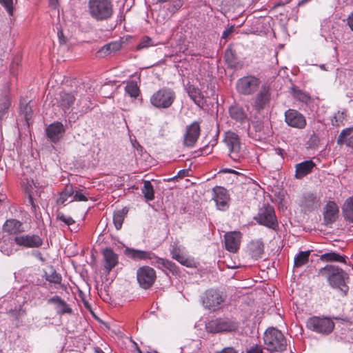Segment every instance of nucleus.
<instances>
[{"label":"nucleus","instance_id":"nucleus-60","mask_svg":"<svg viewBox=\"0 0 353 353\" xmlns=\"http://www.w3.org/2000/svg\"><path fill=\"white\" fill-rule=\"evenodd\" d=\"M263 125L261 123H254V128L256 131H261L263 128Z\"/></svg>","mask_w":353,"mask_h":353},{"label":"nucleus","instance_id":"nucleus-48","mask_svg":"<svg viewBox=\"0 0 353 353\" xmlns=\"http://www.w3.org/2000/svg\"><path fill=\"white\" fill-rule=\"evenodd\" d=\"M10 103L9 99L6 96L3 99V102L0 104V112L3 114L10 107Z\"/></svg>","mask_w":353,"mask_h":353},{"label":"nucleus","instance_id":"nucleus-43","mask_svg":"<svg viewBox=\"0 0 353 353\" xmlns=\"http://www.w3.org/2000/svg\"><path fill=\"white\" fill-rule=\"evenodd\" d=\"M57 219L64 223L67 225H71L74 224L75 221L70 216H65L63 212H57Z\"/></svg>","mask_w":353,"mask_h":353},{"label":"nucleus","instance_id":"nucleus-59","mask_svg":"<svg viewBox=\"0 0 353 353\" xmlns=\"http://www.w3.org/2000/svg\"><path fill=\"white\" fill-rule=\"evenodd\" d=\"M182 1L181 0L175 1V4L174 5V7L176 10H178L182 6Z\"/></svg>","mask_w":353,"mask_h":353},{"label":"nucleus","instance_id":"nucleus-26","mask_svg":"<svg viewBox=\"0 0 353 353\" xmlns=\"http://www.w3.org/2000/svg\"><path fill=\"white\" fill-rule=\"evenodd\" d=\"M315 163L312 160L305 161L296 164L295 166V177L299 179L303 178L312 172Z\"/></svg>","mask_w":353,"mask_h":353},{"label":"nucleus","instance_id":"nucleus-37","mask_svg":"<svg viewBox=\"0 0 353 353\" xmlns=\"http://www.w3.org/2000/svg\"><path fill=\"white\" fill-rule=\"evenodd\" d=\"M343 213L345 219L353 223V196L346 199L343 205Z\"/></svg>","mask_w":353,"mask_h":353},{"label":"nucleus","instance_id":"nucleus-19","mask_svg":"<svg viewBox=\"0 0 353 353\" xmlns=\"http://www.w3.org/2000/svg\"><path fill=\"white\" fill-rule=\"evenodd\" d=\"M47 137L53 143L58 142L65 132L62 123L56 121L50 124L46 129Z\"/></svg>","mask_w":353,"mask_h":353},{"label":"nucleus","instance_id":"nucleus-44","mask_svg":"<svg viewBox=\"0 0 353 353\" xmlns=\"http://www.w3.org/2000/svg\"><path fill=\"white\" fill-rule=\"evenodd\" d=\"M181 265L188 268H192L194 265V262L192 259L187 258L185 255L182 254L177 259H176Z\"/></svg>","mask_w":353,"mask_h":353},{"label":"nucleus","instance_id":"nucleus-12","mask_svg":"<svg viewBox=\"0 0 353 353\" xmlns=\"http://www.w3.org/2000/svg\"><path fill=\"white\" fill-rule=\"evenodd\" d=\"M285 123L293 128L302 130L307 125L305 116L294 109H288L284 113Z\"/></svg>","mask_w":353,"mask_h":353},{"label":"nucleus","instance_id":"nucleus-52","mask_svg":"<svg viewBox=\"0 0 353 353\" xmlns=\"http://www.w3.org/2000/svg\"><path fill=\"white\" fill-rule=\"evenodd\" d=\"M17 68H18V63H17L12 62L11 63L10 68V74L12 75H13V76H16L17 75Z\"/></svg>","mask_w":353,"mask_h":353},{"label":"nucleus","instance_id":"nucleus-30","mask_svg":"<svg viewBox=\"0 0 353 353\" xmlns=\"http://www.w3.org/2000/svg\"><path fill=\"white\" fill-rule=\"evenodd\" d=\"M353 127L343 130L337 138V144H345L348 147L353 148Z\"/></svg>","mask_w":353,"mask_h":353},{"label":"nucleus","instance_id":"nucleus-50","mask_svg":"<svg viewBox=\"0 0 353 353\" xmlns=\"http://www.w3.org/2000/svg\"><path fill=\"white\" fill-rule=\"evenodd\" d=\"M1 251L7 256H10L12 252V248H9L8 245H1Z\"/></svg>","mask_w":353,"mask_h":353},{"label":"nucleus","instance_id":"nucleus-23","mask_svg":"<svg viewBox=\"0 0 353 353\" xmlns=\"http://www.w3.org/2000/svg\"><path fill=\"white\" fill-rule=\"evenodd\" d=\"M152 265L156 266L159 269L163 270V268L168 270L172 274H177L179 273V268L172 261L157 256L152 261Z\"/></svg>","mask_w":353,"mask_h":353},{"label":"nucleus","instance_id":"nucleus-13","mask_svg":"<svg viewBox=\"0 0 353 353\" xmlns=\"http://www.w3.org/2000/svg\"><path fill=\"white\" fill-rule=\"evenodd\" d=\"M270 92L267 86H262L259 92L253 99L252 107L258 112L264 110L269 105L270 101Z\"/></svg>","mask_w":353,"mask_h":353},{"label":"nucleus","instance_id":"nucleus-62","mask_svg":"<svg viewBox=\"0 0 353 353\" xmlns=\"http://www.w3.org/2000/svg\"><path fill=\"white\" fill-rule=\"evenodd\" d=\"M58 37L59 38V42L61 43H65V41L64 39H62L61 37H63V32L61 31L58 32Z\"/></svg>","mask_w":353,"mask_h":353},{"label":"nucleus","instance_id":"nucleus-39","mask_svg":"<svg viewBox=\"0 0 353 353\" xmlns=\"http://www.w3.org/2000/svg\"><path fill=\"white\" fill-rule=\"evenodd\" d=\"M141 192L147 201H152L154 199V188L150 181H144Z\"/></svg>","mask_w":353,"mask_h":353},{"label":"nucleus","instance_id":"nucleus-1","mask_svg":"<svg viewBox=\"0 0 353 353\" xmlns=\"http://www.w3.org/2000/svg\"><path fill=\"white\" fill-rule=\"evenodd\" d=\"M317 276L324 278L328 285L333 289L337 290L342 296L347 295L349 292V274L342 268L334 265H326L320 268Z\"/></svg>","mask_w":353,"mask_h":353},{"label":"nucleus","instance_id":"nucleus-16","mask_svg":"<svg viewBox=\"0 0 353 353\" xmlns=\"http://www.w3.org/2000/svg\"><path fill=\"white\" fill-rule=\"evenodd\" d=\"M14 242L26 248H39L43 244L42 239L37 234H23L17 236Z\"/></svg>","mask_w":353,"mask_h":353},{"label":"nucleus","instance_id":"nucleus-54","mask_svg":"<svg viewBox=\"0 0 353 353\" xmlns=\"http://www.w3.org/2000/svg\"><path fill=\"white\" fill-rule=\"evenodd\" d=\"M28 202L31 205L32 210L35 212L36 211V208H37V205L34 203L33 198H32V195L30 194H28Z\"/></svg>","mask_w":353,"mask_h":353},{"label":"nucleus","instance_id":"nucleus-9","mask_svg":"<svg viewBox=\"0 0 353 353\" xmlns=\"http://www.w3.org/2000/svg\"><path fill=\"white\" fill-rule=\"evenodd\" d=\"M261 84L259 78L253 75H248L239 79L236 83L238 93L243 95H251L256 92Z\"/></svg>","mask_w":353,"mask_h":353},{"label":"nucleus","instance_id":"nucleus-38","mask_svg":"<svg viewBox=\"0 0 353 353\" xmlns=\"http://www.w3.org/2000/svg\"><path fill=\"white\" fill-rule=\"evenodd\" d=\"M127 213L128 210L126 208L117 210L114 213L113 223L117 230H120L121 228L125 216L127 214Z\"/></svg>","mask_w":353,"mask_h":353},{"label":"nucleus","instance_id":"nucleus-55","mask_svg":"<svg viewBox=\"0 0 353 353\" xmlns=\"http://www.w3.org/2000/svg\"><path fill=\"white\" fill-rule=\"evenodd\" d=\"M216 353H238L233 347H225L221 351Z\"/></svg>","mask_w":353,"mask_h":353},{"label":"nucleus","instance_id":"nucleus-51","mask_svg":"<svg viewBox=\"0 0 353 353\" xmlns=\"http://www.w3.org/2000/svg\"><path fill=\"white\" fill-rule=\"evenodd\" d=\"M247 353H263L262 348L260 346L255 345L252 347Z\"/></svg>","mask_w":353,"mask_h":353},{"label":"nucleus","instance_id":"nucleus-7","mask_svg":"<svg viewBox=\"0 0 353 353\" xmlns=\"http://www.w3.org/2000/svg\"><path fill=\"white\" fill-rule=\"evenodd\" d=\"M238 323L234 320L228 318H216L210 320L205 325L208 332L216 334L221 332H230L237 330Z\"/></svg>","mask_w":353,"mask_h":353},{"label":"nucleus","instance_id":"nucleus-25","mask_svg":"<svg viewBox=\"0 0 353 353\" xmlns=\"http://www.w3.org/2000/svg\"><path fill=\"white\" fill-rule=\"evenodd\" d=\"M339 213V208L337 205L334 201H329L325 207L323 212L324 222L326 225L331 224L335 221L337 214Z\"/></svg>","mask_w":353,"mask_h":353},{"label":"nucleus","instance_id":"nucleus-8","mask_svg":"<svg viewBox=\"0 0 353 353\" xmlns=\"http://www.w3.org/2000/svg\"><path fill=\"white\" fill-rule=\"evenodd\" d=\"M254 219L259 224L268 228L275 230L278 227V221L274 208L269 204H263L259 208Z\"/></svg>","mask_w":353,"mask_h":353},{"label":"nucleus","instance_id":"nucleus-14","mask_svg":"<svg viewBox=\"0 0 353 353\" xmlns=\"http://www.w3.org/2000/svg\"><path fill=\"white\" fill-rule=\"evenodd\" d=\"M200 132L201 128L199 122L194 121L188 125L183 137L184 145L193 147L200 136Z\"/></svg>","mask_w":353,"mask_h":353},{"label":"nucleus","instance_id":"nucleus-20","mask_svg":"<svg viewBox=\"0 0 353 353\" xmlns=\"http://www.w3.org/2000/svg\"><path fill=\"white\" fill-rule=\"evenodd\" d=\"M104 260V269L107 274L117 265L119 261L118 254H116L112 249L106 248L102 251Z\"/></svg>","mask_w":353,"mask_h":353},{"label":"nucleus","instance_id":"nucleus-27","mask_svg":"<svg viewBox=\"0 0 353 353\" xmlns=\"http://www.w3.org/2000/svg\"><path fill=\"white\" fill-rule=\"evenodd\" d=\"M229 114L230 117L241 124L248 123V118L243 108L238 105L230 107Z\"/></svg>","mask_w":353,"mask_h":353},{"label":"nucleus","instance_id":"nucleus-41","mask_svg":"<svg viewBox=\"0 0 353 353\" xmlns=\"http://www.w3.org/2000/svg\"><path fill=\"white\" fill-rule=\"evenodd\" d=\"M46 280L49 281L50 283L60 284L61 288L63 290H65L67 286L65 284H61L62 276L60 274L57 273L55 270L50 274H46Z\"/></svg>","mask_w":353,"mask_h":353},{"label":"nucleus","instance_id":"nucleus-34","mask_svg":"<svg viewBox=\"0 0 353 353\" xmlns=\"http://www.w3.org/2000/svg\"><path fill=\"white\" fill-rule=\"evenodd\" d=\"M225 59L230 68L240 69L243 66L242 63L237 61L236 56L230 47L225 52Z\"/></svg>","mask_w":353,"mask_h":353},{"label":"nucleus","instance_id":"nucleus-33","mask_svg":"<svg viewBox=\"0 0 353 353\" xmlns=\"http://www.w3.org/2000/svg\"><path fill=\"white\" fill-rule=\"evenodd\" d=\"M311 250L301 251L294 259V268H299L306 265L309 261Z\"/></svg>","mask_w":353,"mask_h":353},{"label":"nucleus","instance_id":"nucleus-24","mask_svg":"<svg viewBox=\"0 0 353 353\" xmlns=\"http://www.w3.org/2000/svg\"><path fill=\"white\" fill-rule=\"evenodd\" d=\"M301 205L305 211L311 212L312 210L319 207V200L313 193H305L303 194L301 200Z\"/></svg>","mask_w":353,"mask_h":353},{"label":"nucleus","instance_id":"nucleus-29","mask_svg":"<svg viewBox=\"0 0 353 353\" xmlns=\"http://www.w3.org/2000/svg\"><path fill=\"white\" fill-rule=\"evenodd\" d=\"M3 230L10 234H17L23 231L22 223L14 219H8L3 225Z\"/></svg>","mask_w":353,"mask_h":353},{"label":"nucleus","instance_id":"nucleus-5","mask_svg":"<svg viewBox=\"0 0 353 353\" xmlns=\"http://www.w3.org/2000/svg\"><path fill=\"white\" fill-rule=\"evenodd\" d=\"M223 141L227 147L229 157L235 163L240 162L243 154L239 136L229 130L225 132Z\"/></svg>","mask_w":353,"mask_h":353},{"label":"nucleus","instance_id":"nucleus-42","mask_svg":"<svg viewBox=\"0 0 353 353\" xmlns=\"http://www.w3.org/2000/svg\"><path fill=\"white\" fill-rule=\"evenodd\" d=\"M89 194L84 189H77L74 188V193L73 194V199H72L69 203L74 201H87L88 200Z\"/></svg>","mask_w":353,"mask_h":353},{"label":"nucleus","instance_id":"nucleus-47","mask_svg":"<svg viewBox=\"0 0 353 353\" xmlns=\"http://www.w3.org/2000/svg\"><path fill=\"white\" fill-rule=\"evenodd\" d=\"M170 254L172 259L175 260L183 254L180 247L177 246L176 245L172 246V250H170Z\"/></svg>","mask_w":353,"mask_h":353},{"label":"nucleus","instance_id":"nucleus-4","mask_svg":"<svg viewBox=\"0 0 353 353\" xmlns=\"http://www.w3.org/2000/svg\"><path fill=\"white\" fill-rule=\"evenodd\" d=\"M263 341L266 349L270 352H283L286 349L285 337L275 327H270L265 332Z\"/></svg>","mask_w":353,"mask_h":353},{"label":"nucleus","instance_id":"nucleus-40","mask_svg":"<svg viewBox=\"0 0 353 353\" xmlns=\"http://www.w3.org/2000/svg\"><path fill=\"white\" fill-rule=\"evenodd\" d=\"M121 46H114L112 49L111 46H103L99 49H95L97 50L96 55L99 58L104 57L110 54L112 51L116 52L121 49Z\"/></svg>","mask_w":353,"mask_h":353},{"label":"nucleus","instance_id":"nucleus-58","mask_svg":"<svg viewBox=\"0 0 353 353\" xmlns=\"http://www.w3.org/2000/svg\"><path fill=\"white\" fill-rule=\"evenodd\" d=\"M90 106H89V105H83V106H82L81 108H80V109H79V112H80V113H81V114H85V113H86V112L88 111V110H90Z\"/></svg>","mask_w":353,"mask_h":353},{"label":"nucleus","instance_id":"nucleus-18","mask_svg":"<svg viewBox=\"0 0 353 353\" xmlns=\"http://www.w3.org/2000/svg\"><path fill=\"white\" fill-rule=\"evenodd\" d=\"M47 302L48 304L54 305V309L59 316L72 314V309L70 305L58 295L50 298Z\"/></svg>","mask_w":353,"mask_h":353},{"label":"nucleus","instance_id":"nucleus-11","mask_svg":"<svg viewBox=\"0 0 353 353\" xmlns=\"http://www.w3.org/2000/svg\"><path fill=\"white\" fill-rule=\"evenodd\" d=\"M201 299L203 306L213 311L220 308L221 305L224 301L222 294L219 291L213 289L207 290Z\"/></svg>","mask_w":353,"mask_h":353},{"label":"nucleus","instance_id":"nucleus-53","mask_svg":"<svg viewBox=\"0 0 353 353\" xmlns=\"http://www.w3.org/2000/svg\"><path fill=\"white\" fill-rule=\"evenodd\" d=\"M23 113L25 114V119L26 120H28L30 118V112H31V108L26 105L24 108V110H23Z\"/></svg>","mask_w":353,"mask_h":353},{"label":"nucleus","instance_id":"nucleus-46","mask_svg":"<svg viewBox=\"0 0 353 353\" xmlns=\"http://www.w3.org/2000/svg\"><path fill=\"white\" fill-rule=\"evenodd\" d=\"M0 4H1L6 8L10 16L13 14L12 0H0Z\"/></svg>","mask_w":353,"mask_h":353},{"label":"nucleus","instance_id":"nucleus-28","mask_svg":"<svg viewBox=\"0 0 353 353\" xmlns=\"http://www.w3.org/2000/svg\"><path fill=\"white\" fill-rule=\"evenodd\" d=\"M188 96L199 107L203 105V96L201 90L194 85L188 83L185 88Z\"/></svg>","mask_w":353,"mask_h":353},{"label":"nucleus","instance_id":"nucleus-32","mask_svg":"<svg viewBox=\"0 0 353 353\" xmlns=\"http://www.w3.org/2000/svg\"><path fill=\"white\" fill-rule=\"evenodd\" d=\"M321 261L324 262H340L346 264L347 256L341 255L334 252H325L319 256Z\"/></svg>","mask_w":353,"mask_h":353},{"label":"nucleus","instance_id":"nucleus-15","mask_svg":"<svg viewBox=\"0 0 353 353\" xmlns=\"http://www.w3.org/2000/svg\"><path fill=\"white\" fill-rule=\"evenodd\" d=\"M125 256L135 261H149L152 265V261L156 258V254L151 251L137 250L130 248H126L124 250Z\"/></svg>","mask_w":353,"mask_h":353},{"label":"nucleus","instance_id":"nucleus-64","mask_svg":"<svg viewBox=\"0 0 353 353\" xmlns=\"http://www.w3.org/2000/svg\"><path fill=\"white\" fill-rule=\"evenodd\" d=\"M134 344L135 347L133 351V353H142L141 350L137 346V344L136 343H134Z\"/></svg>","mask_w":353,"mask_h":353},{"label":"nucleus","instance_id":"nucleus-49","mask_svg":"<svg viewBox=\"0 0 353 353\" xmlns=\"http://www.w3.org/2000/svg\"><path fill=\"white\" fill-rule=\"evenodd\" d=\"M234 31V26H230L223 32L221 38L228 39Z\"/></svg>","mask_w":353,"mask_h":353},{"label":"nucleus","instance_id":"nucleus-31","mask_svg":"<svg viewBox=\"0 0 353 353\" xmlns=\"http://www.w3.org/2000/svg\"><path fill=\"white\" fill-rule=\"evenodd\" d=\"M74 193V188L72 184H68L59 193V196L57 199L56 203L57 205H65V202L68 201V199L72 198Z\"/></svg>","mask_w":353,"mask_h":353},{"label":"nucleus","instance_id":"nucleus-57","mask_svg":"<svg viewBox=\"0 0 353 353\" xmlns=\"http://www.w3.org/2000/svg\"><path fill=\"white\" fill-rule=\"evenodd\" d=\"M34 255L38 259H39L41 261L43 262L44 261V258L43 257V255L42 254L39 252V251H35L34 252Z\"/></svg>","mask_w":353,"mask_h":353},{"label":"nucleus","instance_id":"nucleus-63","mask_svg":"<svg viewBox=\"0 0 353 353\" xmlns=\"http://www.w3.org/2000/svg\"><path fill=\"white\" fill-rule=\"evenodd\" d=\"M181 353H192L194 352V350L192 351H188L187 350V347L185 345H184L183 347H181Z\"/></svg>","mask_w":353,"mask_h":353},{"label":"nucleus","instance_id":"nucleus-10","mask_svg":"<svg viewBox=\"0 0 353 353\" xmlns=\"http://www.w3.org/2000/svg\"><path fill=\"white\" fill-rule=\"evenodd\" d=\"M137 278L139 285L147 290L154 283L157 279L156 272L152 268L144 265L137 270Z\"/></svg>","mask_w":353,"mask_h":353},{"label":"nucleus","instance_id":"nucleus-6","mask_svg":"<svg viewBox=\"0 0 353 353\" xmlns=\"http://www.w3.org/2000/svg\"><path fill=\"white\" fill-rule=\"evenodd\" d=\"M175 99V92L170 88L163 87L151 95L150 102L156 108L166 109L173 104Z\"/></svg>","mask_w":353,"mask_h":353},{"label":"nucleus","instance_id":"nucleus-17","mask_svg":"<svg viewBox=\"0 0 353 353\" xmlns=\"http://www.w3.org/2000/svg\"><path fill=\"white\" fill-rule=\"evenodd\" d=\"M213 199L216 207L220 210H225L229 208L230 196L226 189L222 187H216L213 189Z\"/></svg>","mask_w":353,"mask_h":353},{"label":"nucleus","instance_id":"nucleus-36","mask_svg":"<svg viewBox=\"0 0 353 353\" xmlns=\"http://www.w3.org/2000/svg\"><path fill=\"white\" fill-rule=\"evenodd\" d=\"M125 92L131 98L137 99L140 94V89L134 81H128L125 87Z\"/></svg>","mask_w":353,"mask_h":353},{"label":"nucleus","instance_id":"nucleus-56","mask_svg":"<svg viewBox=\"0 0 353 353\" xmlns=\"http://www.w3.org/2000/svg\"><path fill=\"white\" fill-rule=\"evenodd\" d=\"M347 25L351 30L353 31V12L349 15L347 18Z\"/></svg>","mask_w":353,"mask_h":353},{"label":"nucleus","instance_id":"nucleus-2","mask_svg":"<svg viewBox=\"0 0 353 353\" xmlns=\"http://www.w3.org/2000/svg\"><path fill=\"white\" fill-rule=\"evenodd\" d=\"M88 12L97 21H107L114 14L112 0H88Z\"/></svg>","mask_w":353,"mask_h":353},{"label":"nucleus","instance_id":"nucleus-35","mask_svg":"<svg viewBox=\"0 0 353 353\" xmlns=\"http://www.w3.org/2000/svg\"><path fill=\"white\" fill-rule=\"evenodd\" d=\"M263 243L261 241H253L249 245V250L252 258L257 259L263 253Z\"/></svg>","mask_w":353,"mask_h":353},{"label":"nucleus","instance_id":"nucleus-61","mask_svg":"<svg viewBox=\"0 0 353 353\" xmlns=\"http://www.w3.org/2000/svg\"><path fill=\"white\" fill-rule=\"evenodd\" d=\"M132 40H133V37H130V36H128V37H126L125 41H121V43H120V44H123V43H125V42L132 43V42H133V41H132Z\"/></svg>","mask_w":353,"mask_h":353},{"label":"nucleus","instance_id":"nucleus-22","mask_svg":"<svg viewBox=\"0 0 353 353\" xmlns=\"http://www.w3.org/2000/svg\"><path fill=\"white\" fill-rule=\"evenodd\" d=\"M57 101L59 105L66 113L67 111H70V108L75 101V97L72 93L63 91L59 93Z\"/></svg>","mask_w":353,"mask_h":353},{"label":"nucleus","instance_id":"nucleus-3","mask_svg":"<svg viewBox=\"0 0 353 353\" xmlns=\"http://www.w3.org/2000/svg\"><path fill=\"white\" fill-rule=\"evenodd\" d=\"M334 319L341 320L344 322H347L349 321L346 316H333L332 318L325 316H312L307 319L306 326L312 332L322 335H329L334 329L335 325L333 321Z\"/></svg>","mask_w":353,"mask_h":353},{"label":"nucleus","instance_id":"nucleus-45","mask_svg":"<svg viewBox=\"0 0 353 353\" xmlns=\"http://www.w3.org/2000/svg\"><path fill=\"white\" fill-rule=\"evenodd\" d=\"M345 118V113L343 112L338 111L334 116L332 123L333 125L339 126Z\"/></svg>","mask_w":353,"mask_h":353},{"label":"nucleus","instance_id":"nucleus-21","mask_svg":"<svg viewBox=\"0 0 353 353\" xmlns=\"http://www.w3.org/2000/svg\"><path fill=\"white\" fill-rule=\"evenodd\" d=\"M240 232H232L225 234V249L231 252H235L240 245Z\"/></svg>","mask_w":353,"mask_h":353}]
</instances>
